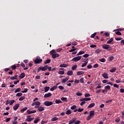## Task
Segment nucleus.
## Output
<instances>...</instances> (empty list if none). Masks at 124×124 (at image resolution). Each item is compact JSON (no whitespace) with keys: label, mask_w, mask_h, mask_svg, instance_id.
<instances>
[{"label":"nucleus","mask_w":124,"mask_h":124,"mask_svg":"<svg viewBox=\"0 0 124 124\" xmlns=\"http://www.w3.org/2000/svg\"><path fill=\"white\" fill-rule=\"evenodd\" d=\"M73 74V72L71 70H69L67 72V75L71 76Z\"/></svg>","instance_id":"obj_23"},{"label":"nucleus","mask_w":124,"mask_h":124,"mask_svg":"<svg viewBox=\"0 0 124 124\" xmlns=\"http://www.w3.org/2000/svg\"><path fill=\"white\" fill-rule=\"evenodd\" d=\"M59 118L58 117H53L51 119V122H56V121H58Z\"/></svg>","instance_id":"obj_22"},{"label":"nucleus","mask_w":124,"mask_h":124,"mask_svg":"<svg viewBox=\"0 0 124 124\" xmlns=\"http://www.w3.org/2000/svg\"><path fill=\"white\" fill-rule=\"evenodd\" d=\"M85 73V72L84 71H78L77 72V75L79 76V75H82V74H84Z\"/></svg>","instance_id":"obj_18"},{"label":"nucleus","mask_w":124,"mask_h":124,"mask_svg":"<svg viewBox=\"0 0 124 124\" xmlns=\"http://www.w3.org/2000/svg\"><path fill=\"white\" fill-rule=\"evenodd\" d=\"M38 111H39V112H42V111H44V107H38Z\"/></svg>","instance_id":"obj_14"},{"label":"nucleus","mask_w":124,"mask_h":124,"mask_svg":"<svg viewBox=\"0 0 124 124\" xmlns=\"http://www.w3.org/2000/svg\"><path fill=\"white\" fill-rule=\"evenodd\" d=\"M85 97H89V96H91V95L89 93H85L84 95Z\"/></svg>","instance_id":"obj_52"},{"label":"nucleus","mask_w":124,"mask_h":124,"mask_svg":"<svg viewBox=\"0 0 124 124\" xmlns=\"http://www.w3.org/2000/svg\"><path fill=\"white\" fill-rule=\"evenodd\" d=\"M87 64H88V62H85L84 63H83L81 65V67H85Z\"/></svg>","instance_id":"obj_39"},{"label":"nucleus","mask_w":124,"mask_h":124,"mask_svg":"<svg viewBox=\"0 0 124 124\" xmlns=\"http://www.w3.org/2000/svg\"><path fill=\"white\" fill-rule=\"evenodd\" d=\"M81 56H77V57H74L72 60V62H77L78 61H80V60H81Z\"/></svg>","instance_id":"obj_6"},{"label":"nucleus","mask_w":124,"mask_h":124,"mask_svg":"<svg viewBox=\"0 0 124 124\" xmlns=\"http://www.w3.org/2000/svg\"><path fill=\"white\" fill-rule=\"evenodd\" d=\"M114 60V56H110L108 58V60L110 62H112V60Z\"/></svg>","instance_id":"obj_47"},{"label":"nucleus","mask_w":124,"mask_h":124,"mask_svg":"<svg viewBox=\"0 0 124 124\" xmlns=\"http://www.w3.org/2000/svg\"><path fill=\"white\" fill-rule=\"evenodd\" d=\"M33 119H34V118H30V116H28L27 118L26 119V122H31V121H32V120H33Z\"/></svg>","instance_id":"obj_12"},{"label":"nucleus","mask_w":124,"mask_h":124,"mask_svg":"<svg viewBox=\"0 0 124 124\" xmlns=\"http://www.w3.org/2000/svg\"><path fill=\"white\" fill-rule=\"evenodd\" d=\"M52 96V93H46L44 95V97H50V96Z\"/></svg>","instance_id":"obj_17"},{"label":"nucleus","mask_w":124,"mask_h":124,"mask_svg":"<svg viewBox=\"0 0 124 124\" xmlns=\"http://www.w3.org/2000/svg\"><path fill=\"white\" fill-rule=\"evenodd\" d=\"M26 76V75L24 74V73H22L21 74L20 76H19V78H21V79H23Z\"/></svg>","instance_id":"obj_25"},{"label":"nucleus","mask_w":124,"mask_h":124,"mask_svg":"<svg viewBox=\"0 0 124 124\" xmlns=\"http://www.w3.org/2000/svg\"><path fill=\"white\" fill-rule=\"evenodd\" d=\"M21 93H28V89H27V88L24 89V91H22Z\"/></svg>","instance_id":"obj_61"},{"label":"nucleus","mask_w":124,"mask_h":124,"mask_svg":"<svg viewBox=\"0 0 124 124\" xmlns=\"http://www.w3.org/2000/svg\"><path fill=\"white\" fill-rule=\"evenodd\" d=\"M56 89H57V87L53 86L50 89V91H51V92H53V91H55V90H56Z\"/></svg>","instance_id":"obj_30"},{"label":"nucleus","mask_w":124,"mask_h":124,"mask_svg":"<svg viewBox=\"0 0 124 124\" xmlns=\"http://www.w3.org/2000/svg\"><path fill=\"white\" fill-rule=\"evenodd\" d=\"M66 115H70L71 114V110L70 109H68L66 112Z\"/></svg>","instance_id":"obj_31"},{"label":"nucleus","mask_w":124,"mask_h":124,"mask_svg":"<svg viewBox=\"0 0 124 124\" xmlns=\"http://www.w3.org/2000/svg\"><path fill=\"white\" fill-rule=\"evenodd\" d=\"M41 62H42V59H41L39 57H37L36 60H34L35 63H39Z\"/></svg>","instance_id":"obj_5"},{"label":"nucleus","mask_w":124,"mask_h":124,"mask_svg":"<svg viewBox=\"0 0 124 124\" xmlns=\"http://www.w3.org/2000/svg\"><path fill=\"white\" fill-rule=\"evenodd\" d=\"M26 99V97L25 96H21V97H20L19 98V101H22V100H24V99Z\"/></svg>","instance_id":"obj_33"},{"label":"nucleus","mask_w":124,"mask_h":124,"mask_svg":"<svg viewBox=\"0 0 124 124\" xmlns=\"http://www.w3.org/2000/svg\"><path fill=\"white\" fill-rule=\"evenodd\" d=\"M78 112H82V111H84V108H79L78 109Z\"/></svg>","instance_id":"obj_62"},{"label":"nucleus","mask_w":124,"mask_h":124,"mask_svg":"<svg viewBox=\"0 0 124 124\" xmlns=\"http://www.w3.org/2000/svg\"><path fill=\"white\" fill-rule=\"evenodd\" d=\"M23 95V93H18L16 94V96H21Z\"/></svg>","instance_id":"obj_45"},{"label":"nucleus","mask_w":124,"mask_h":124,"mask_svg":"<svg viewBox=\"0 0 124 124\" xmlns=\"http://www.w3.org/2000/svg\"><path fill=\"white\" fill-rule=\"evenodd\" d=\"M89 116H91V117H93V116H94V111L93 110V111H91L89 112Z\"/></svg>","instance_id":"obj_21"},{"label":"nucleus","mask_w":124,"mask_h":124,"mask_svg":"<svg viewBox=\"0 0 124 124\" xmlns=\"http://www.w3.org/2000/svg\"><path fill=\"white\" fill-rule=\"evenodd\" d=\"M50 53L52 59H56V58H59V57H60V54H56L57 52H56V50L54 49L50 51Z\"/></svg>","instance_id":"obj_1"},{"label":"nucleus","mask_w":124,"mask_h":124,"mask_svg":"<svg viewBox=\"0 0 124 124\" xmlns=\"http://www.w3.org/2000/svg\"><path fill=\"white\" fill-rule=\"evenodd\" d=\"M89 54H85L83 55V58H88V57H89Z\"/></svg>","instance_id":"obj_64"},{"label":"nucleus","mask_w":124,"mask_h":124,"mask_svg":"<svg viewBox=\"0 0 124 124\" xmlns=\"http://www.w3.org/2000/svg\"><path fill=\"white\" fill-rule=\"evenodd\" d=\"M80 102H81L80 104V106H83V105H84L86 103V101H80Z\"/></svg>","instance_id":"obj_41"},{"label":"nucleus","mask_w":124,"mask_h":124,"mask_svg":"<svg viewBox=\"0 0 124 124\" xmlns=\"http://www.w3.org/2000/svg\"><path fill=\"white\" fill-rule=\"evenodd\" d=\"M71 109L72 110H74L75 109H76V105H73L71 108Z\"/></svg>","instance_id":"obj_57"},{"label":"nucleus","mask_w":124,"mask_h":124,"mask_svg":"<svg viewBox=\"0 0 124 124\" xmlns=\"http://www.w3.org/2000/svg\"><path fill=\"white\" fill-rule=\"evenodd\" d=\"M122 37L115 38V40H116L117 41H120V40H122Z\"/></svg>","instance_id":"obj_53"},{"label":"nucleus","mask_w":124,"mask_h":124,"mask_svg":"<svg viewBox=\"0 0 124 124\" xmlns=\"http://www.w3.org/2000/svg\"><path fill=\"white\" fill-rule=\"evenodd\" d=\"M77 48H72L69 50V52L71 53V52H74V51H76Z\"/></svg>","instance_id":"obj_59"},{"label":"nucleus","mask_w":124,"mask_h":124,"mask_svg":"<svg viewBox=\"0 0 124 124\" xmlns=\"http://www.w3.org/2000/svg\"><path fill=\"white\" fill-rule=\"evenodd\" d=\"M92 99L91 98L88 97V98H83L80 99L79 101H90Z\"/></svg>","instance_id":"obj_8"},{"label":"nucleus","mask_w":124,"mask_h":124,"mask_svg":"<svg viewBox=\"0 0 124 124\" xmlns=\"http://www.w3.org/2000/svg\"><path fill=\"white\" fill-rule=\"evenodd\" d=\"M85 54V51H79L78 54L77 56H79L80 55H83Z\"/></svg>","instance_id":"obj_43"},{"label":"nucleus","mask_w":124,"mask_h":124,"mask_svg":"<svg viewBox=\"0 0 124 124\" xmlns=\"http://www.w3.org/2000/svg\"><path fill=\"white\" fill-rule=\"evenodd\" d=\"M19 92H21V88H17L15 91V93H19Z\"/></svg>","instance_id":"obj_42"},{"label":"nucleus","mask_w":124,"mask_h":124,"mask_svg":"<svg viewBox=\"0 0 124 124\" xmlns=\"http://www.w3.org/2000/svg\"><path fill=\"white\" fill-rule=\"evenodd\" d=\"M95 35H96V32H94L93 34L91 35V38H94V36H95Z\"/></svg>","instance_id":"obj_48"},{"label":"nucleus","mask_w":124,"mask_h":124,"mask_svg":"<svg viewBox=\"0 0 124 124\" xmlns=\"http://www.w3.org/2000/svg\"><path fill=\"white\" fill-rule=\"evenodd\" d=\"M62 102L61 101V100H55V103H56V104H59L60 103H62Z\"/></svg>","instance_id":"obj_35"},{"label":"nucleus","mask_w":124,"mask_h":124,"mask_svg":"<svg viewBox=\"0 0 124 124\" xmlns=\"http://www.w3.org/2000/svg\"><path fill=\"white\" fill-rule=\"evenodd\" d=\"M116 34H117V35H122V33H121V32L117 31L116 32Z\"/></svg>","instance_id":"obj_58"},{"label":"nucleus","mask_w":124,"mask_h":124,"mask_svg":"<svg viewBox=\"0 0 124 124\" xmlns=\"http://www.w3.org/2000/svg\"><path fill=\"white\" fill-rule=\"evenodd\" d=\"M68 80H69V77H68L66 78H62L61 83H66V82H67Z\"/></svg>","instance_id":"obj_11"},{"label":"nucleus","mask_w":124,"mask_h":124,"mask_svg":"<svg viewBox=\"0 0 124 124\" xmlns=\"http://www.w3.org/2000/svg\"><path fill=\"white\" fill-rule=\"evenodd\" d=\"M101 52H102V50H101V49H97L95 51V53H96V54H98V53H100Z\"/></svg>","instance_id":"obj_27"},{"label":"nucleus","mask_w":124,"mask_h":124,"mask_svg":"<svg viewBox=\"0 0 124 124\" xmlns=\"http://www.w3.org/2000/svg\"><path fill=\"white\" fill-rule=\"evenodd\" d=\"M17 77H18V76H17V75H15L14 77H12L11 78V80H15V79H17Z\"/></svg>","instance_id":"obj_28"},{"label":"nucleus","mask_w":124,"mask_h":124,"mask_svg":"<svg viewBox=\"0 0 124 124\" xmlns=\"http://www.w3.org/2000/svg\"><path fill=\"white\" fill-rule=\"evenodd\" d=\"M68 65L67 64H61L59 65L60 67H67Z\"/></svg>","instance_id":"obj_19"},{"label":"nucleus","mask_w":124,"mask_h":124,"mask_svg":"<svg viewBox=\"0 0 124 124\" xmlns=\"http://www.w3.org/2000/svg\"><path fill=\"white\" fill-rule=\"evenodd\" d=\"M19 106H20L19 104H16L13 107L14 110H15V111H16V110H17V109H18L19 108Z\"/></svg>","instance_id":"obj_9"},{"label":"nucleus","mask_w":124,"mask_h":124,"mask_svg":"<svg viewBox=\"0 0 124 124\" xmlns=\"http://www.w3.org/2000/svg\"><path fill=\"white\" fill-rule=\"evenodd\" d=\"M79 82H80V83H82V84H84V78H81V79L79 80Z\"/></svg>","instance_id":"obj_50"},{"label":"nucleus","mask_w":124,"mask_h":124,"mask_svg":"<svg viewBox=\"0 0 124 124\" xmlns=\"http://www.w3.org/2000/svg\"><path fill=\"white\" fill-rule=\"evenodd\" d=\"M58 88L60 89V90H61L62 91V90H64V87H63V86H59L58 87Z\"/></svg>","instance_id":"obj_49"},{"label":"nucleus","mask_w":124,"mask_h":124,"mask_svg":"<svg viewBox=\"0 0 124 124\" xmlns=\"http://www.w3.org/2000/svg\"><path fill=\"white\" fill-rule=\"evenodd\" d=\"M80 123H81V121L79 120L75 121V124H80Z\"/></svg>","instance_id":"obj_51"},{"label":"nucleus","mask_w":124,"mask_h":124,"mask_svg":"<svg viewBox=\"0 0 124 124\" xmlns=\"http://www.w3.org/2000/svg\"><path fill=\"white\" fill-rule=\"evenodd\" d=\"M41 104V103L40 102L36 101V102H33L31 104V106H34V105H35V108H38V107H39V106H40Z\"/></svg>","instance_id":"obj_4"},{"label":"nucleus","mask_w":124,"mask_h":124,"mask_svg":"<svg viewBox=\"0 0 124 124\" xmlns=\"http://www.w3.org/2000/svg\"><path fill=\"white\" fill-rule=\"evenodd\" d=\"M76 118H73L72 120L69 121V124H75V121H76Z\"/></svg>","instance_id":"obj_10"},{"label":"nucleus","mask_w":124,"mask_h":124,"mask_svg":"<svg viewBox=\"0 0 124 124\" xmlns=\"http://www.w3.org/2000/svg\"><path fill=\"white\" fill-rule=\"evenodd\" d=\"M27 110H28V108L25 107L24 108H23L20 110V112H21V113H24V112H25V111H26Z\"/></svg>","instance_id":"obj_24"},{"label":"nucleus","mask_w":124,"mask_h":124,"mask_svg":"<svg viewBox=\"0 0 124 124\" xmlns=\"http://www.w3.org/2000/svg\"><path fill=\"white\" fill-rule=\"evenodd\" d=\"M83 94L82 93L78 92L76 93V95H77V96H81Z\"/></svg>","instance_id":"obj_40"},{"label":"nucleus","mask_w":124,"mask_h":124,"mask_svg":"<svg viewBox=\"0 0 124 124\" xmlns=\"http://www.w3.org/2000/svg\"><path fill=\"white\" fill-rule=\"evenodd\" d=\"M27 113H28V114H33L34 113H36V110H32L31 111L30 110H28L27 111Z\"/></svg>","instance_id":"obj_13"},{"label":"nucleus","mask_w":124,"mask_h":124,"mask_svg":"<svg viewBox=\"0 0 124 124\" xmlns=\"http://www.w3.org/2000/svg\"><path fill=\"white\" fill-rule=\"evenodd\" d=\"M39 122V118H35V120H34V124H37Z\"/></svg>","instance_id":"obj_29"},{"label":"nucleus","mask_w":124,"mask_h":124,"mask_svg":"<svg viewBox=\"0 0 124 124\" xmlns=\"http://www.w3.org/2000/svg\"><path fill=\"white\" fill-rule=\"evenodd\" d=\"M48 68V66H47V65L43 67V66H40V67H39L37 69V72H39V71H40V70H42V71H45V70H47Z\"/></svg>","instance_id":"obj_3"},{"label":"nucleus","mask_w":124,"mask_h":124,"mask_svg":"<svg viewBox=\"0 0 124 124\" xmlns=\"http://www.w3.org/2000/svg\"><path fill=\"white\" fill-rule=\"evenodd\" d=\"M76 68H77V65H74V66H73L72 67V70H75V69H76Z\"/></svg>","instance_id":"obj_36"},{"label":"nucleus","mask_w":124,"mask_h":124,"mask_svg":"<svg viewBox=\"0 0 124 124\" xmlns=\"http://www.w3.org/2000/svg\"><path fill=\"white\" fill-rule=\"evenodd\" d=\"M11 68L14 70H15V69H16V65L11 66Z\"/></svg>","instance_id":"obj_54"},{"label":"nucleus","mask_w":124,"mask_h":124,"mask_svg":"<svg viewBox=\"0 0 124 124\" xmlns=\"http://www.w3.org/2000/svg\"><path fill=\"white\" fill-rule=\"evenodd\" d=\"M49 62H51V59L46 60L45 62V64H47V63H49Z\"/></svg>","instance_id":"obj_32"},{"label":"nucleus","mask_w":124,"mask_h":124,"mask_svg":"<svg viewBox=\"0 0 124 124\" xmlns=\"http://www.w3.org/2000/svg\"><path fill=\"white\" fill-rule=\"evenodd\" d=\"M15 102V100H12L10 101L9 105H12V104H13V103H14Z\"/></svg>","instance_id":"obj_44"},{"label":"nucleus","mask_w":124,"mask_h":124,"mask_svg":"<svg viewBox=\"0 0 124 124\" xmlns=\"http://www.w3.org/2000/svg\"><path fill=\"white\" fill-rule=\"evenodd\" d=\"M116 67H114L112 69H111V70H110V72L113 73V72H115L116 71Z\"/></svg>","instance_id":"obj_37"},{"label":"nucleus","mask_w":124,"mask_h":124,"mask_svg":"<svg viewBox=\"0 0 124 124\" xmlns=\"http://www.w3.org/2000/svg\"><path fill=\"white\" fill-rule=\"evenodd\" d=\"M102 48L107 51H111V50H113V48H112L109 45L104 44L102 46Z\"/></svg>","instance_id":"obj_2"},{"label":"nucleus","mask_w":124,"mask_h":124,"mask_svg":"<svg viewBox=\"0 0 124 124\" xmlns=\"http://www.w3.org/2000/svg\"><path fill=\"white\" fill-rule=\"evenodd\" d=\"M44 104L46 106H51V105H53V102L46 101L44 102Z\"/></svg>","instance_id":"obj_7"},{"label":"nucleus","mask_w":124,"mask_h":124,"mask_svg":"<svg viewBox=\"0 0 124 124\" xmlns=\"http://www.w3.org/2000/svg\"><path fill=\"white\" fill-rule=\"evenodd\" d=\"M103 77L104 78V79H108V74L107 73H104L102 75Z\"/></svg>","instance_id":"obj_15"},{"label":"nucleus","mask_w":124,"mask_h":124,"mask_svg":"<svg viewBox=\"0 0 124 124\" xmlns=\"http://www.w3.org/2000/svg\"><path fill=\"white\" fill-rule=\"evenodd\" d=\"M95 105V104H94V103H91L89 105L88 108H93V107H94Z\"/></svg>","instance_id":"obj_20"},{"label":"nucleus","mask_w":124,"mask_h":124,"mask_svg":"<svg viewBox=\"0 0 124 124\" xmlns=\"http://www.w3.org/2000/svg\"><path fill=\"white\" fill-rule=\"evenodd\" d=\"M99 62H106V60L105 58H102L101 59H99Z\"/></svg>","instance_id":"obj_34"},{"label":"nucleus","mask_w":124,"mask_h":124,"mask_svg":"<svg viewBox=\"0 0 124 124\" xmlns=\"http://www.w3.org/2000/svg\"><path fill=\"white\" fill-rule=\"evenodd\" d=\"M58 74L61 75H63V74H64V71H59Z\"/></svg>","instance_id":"obj_38"},{"label":"nucleus","mask_w":124,"mask_h":124,"mask_svg":"<svg viewBox=\"0 0 124 124\" xmlns=\"http://www.w3.org/2000/svg\"><path fill=\"white\" fill-rule=\"evenodd\" d=\"M66 99H67V98L66 97H62L61 98V100H62V101H66Z\"/></svg>","instance_id":"obj_56"},{"label":"nucleus","mask_w":124,"mask_h":124,"mask_svg":"<svg viewBox=\"0 0 124 124\" xmlns=\"http://www.w3.org/2000/svg\"><path fill=\"white\" fill-rule=\"evenodd\" d=\"M62 50V48H58L57 49H56V52H61V51Z\"/></svg>","instance_id":"obj_55"},{"label":"nucleus","mask_w":124,"mask_h":124,"mask_svg":"<svg viewBox=\"0 0 124 124\" xmlns=\"http://www.w3.org/2000/svg\"><path fill=\"white\" fill-rule=\"evenodd\" d=\"M45 92V93H47L49 90H50V87H45L44 88Z\"/></svg>","instance_id":"obj_26"},{"label":"nucleus","mask_w":124,"mask_h":124,"mask_svg":"<svg viewBox=\"0 0 124 124\" xmlns=\"http://www.w3.org/2000/svg\"><path fill=\"white\" fill-rule=\"evenodd\" d=\"M114 41V39L113 38H110L107 42V44H111L112 43V42Z\"/></svg>","instance_id":"obj_16"},{"label":"nucleus","mask_w":124,"mask_h":124,"mask_svg":"<svg viewBox=\"0 0 124 124\" xmlns=\"http://www.w3.org/2000/svg\"><path fill=\"white\" fill-rule=\"evenodd\" d=\"M105 90H110V89H111V87H110V86L109 85H107L105 87Z\"/></svg>","instance_id":"obj_46"},{"label":"nucleus","mask_w":124,"mask_h":124,"mask_svg":"<svg viewBox=\"0 0 124 124\" xmlns=\"http://www.w3.org/2000/svg\"><path fill=\"white\" fill-rule=\"evenodd\" d=\"M92 116H90V115H89V116L87 117L86 120H87V121H90V120H91V119L92 118Z\"/></svg>","instance_id":"obj_60"},{"label":"nucleus","mask_w":124,"mask_h":124,"mask_svg":"<svg viewBox=\"0 0 124 124\" xmlns=\"http://www.w3.org/2000/svg\"><path fill=\"white\" fill-rule=\"evenodd\" d=\"M12 124H18V122H17V121H16V120H14L13 121H12Z\"/></svg>","instance_id":"obj_63"}]
</instances>
